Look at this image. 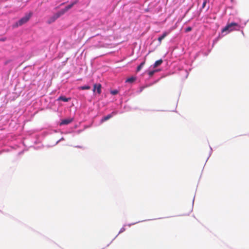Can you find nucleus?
<instances>
[{
	"instance_id": "21",
	"label": "nucleus",
	"mask_w": 249,
	"mask_h": 249,
	"mask_svg": "<svg viewBox=\"0 0 249 249\" xmlns=\"http://www.w3.org/2000/svg\"><path fill=\"white\" fill-rule=\"evenodd\" d=\"M203 1H207V0H203Z\"/></svg>"
},
{
	"instance_id": "2",
	"label": "nucleus",
	"mask_w": 249,
	"mask_h": 249,
	"mask_svg": "<svg viewBox=\"0 0 249 249\" xmlns=\"http://www.w3.org/2000/svg\"><path fill=\"white\" fill-rule=\"evenodd\" d=\"M33 13L32 12H30L29 13L26 14L24 17L19 20L18 22H16V23L14 25V27H18V26H21L25 24L30 19Z\"/></svg>"
},
{
	"instance_id": "3",
	"label": "nucleus",
	"mask_w": 249,
	"mask_h": 249,
	"mask_svg": "<svg viewBox=\"0 0 249 249\" xmlns=\"http://www.w3.org/2000/svg\"><path fill=\"white\" fill-rule=\"evenodd\" d=\"M78 2V0H75L72 2H71L70 4L68 5L66 7H65V8L61 9L60 11H59L60 14H62V15H64L66 12H67L69 9L71 8L73 5L77 4Z\"/></svg>"
},
{
	"instance_id": "9",
	"label": "nucleus",
	"mask_w": 249,
	"mask_h": 249,
	"mask_svg": "<svg viewBox=\"0 0 249 249\" xmlns=\"http://www.w3.org/2000/svg\"><path fill=\"white\" fill-rule=\"evenodd\" d=\"M112 117V115L110 114H108L107 115V116H106L105 117H104L102 120H101V122L103 123V122H104L107 120H108V119H109L110 118H111V117Z\"/></svg>"
},
{
	"instance_id": "5",
	"label": "nucleus",
	"mask_w": 249,
	"mask_h": 249,
	"mask_svg": "<svg viewBox=\"0 0 249 249\" xmlns=\"http://www.w3.org/2000/svg\"><path fill=\"white\" fill-rule=\"evenodd\" d=\"M101 88L102 86L100 84H94L93 91L94 92L96 89L97 93L100 94L101 93Z\"/></svg>"
},
{
	"instance_id": "19",
	"label": "nucleus",
	"mask_w": 249,
	"mask_h": 249,
	"mask_svg": "<svg viewBox=\"0 0 249 249\" xmlns=\"http://www.w3.org/2000/svg\"><path fill=\"white\" fill-rule=\"evenodd\" d=\"M242 34H243V35H244V32H243V31H242Z\"/></svg>"
},
{
	"instance_id": "18",
	"label": "nucleus",
	"mask_w": 249,
	"mask_h": 249,
	"mask_svg": "<svg viewBox=\"0 0 249 249\" xmlns=\"http://www.w3.org/2000/svg\"><path fill=\"white\" fill-rule=\"evenodd\" d=\"M124 231H125V228H122L120 230L119 233L122 232Z\"/></svg>"
},
{
	"instance_id": "14",
	"label": "nucleus",
	"mask_w": 249,
	"mask_h": 249,
	"mask_svg": "<svg viewBox=\"0 0 249 249\" xmlns=\"http://www.w3.org/2000/svg\"><path fill=\"white\" fill-rule=\"evenodd\" d=\"M158 71V70H153V71H150L148 72V75H149V76H153V75L155 73V72Z\"/></svg>"
},
{
	"instance_id": "20",
	"label": "nucleus",
	"mask_w": 249,
	"mask_h": 249,
	"mask_svg": "<svg viewBox=\"0 0 249 249\" xmlns=\"http://www.w3.org/2000/svg\"><path fill=\"white\" fill-rule=\"evenodd\" d=\"M143 88H144V87L142 88L141 91H142V89H143Z\"/></svg>"
},
{
	"instance_id": "10",
	"label": "nucleus",
	"mask_w": 249,
	"mask_h": 249,
	"mask_svg": "<svg viewBox=\"0 0 249 249\" xmlns=\"http://www.w3.org/2000/svg\"><path fill=\"white\" fill-rule=\"evenodd\" d=\"M70 99L71 98H66V97L63 96H60L58 99V100L62 101L65 102H68L70 100Z\"/></svg>"
},
{
	"instance_id": "12",
	"label": "nucleus",
	"mask_w": 249,
	"mask_h": 249,
	"mask_svg": "<svg viewBox=\"0 0 249 249\" xmlns=\"http://www.w3.org/2000/svg\"><path fill=\"white\" fill-rule=\"evenodd\" d=\"M135 80H136V78L135 77H129V78H127L125 82H126V83H132L134 81H135Z\"/></svg>"
},
{
	"instance_id": "7",
	"label": "nucleus",
	"mask_w": 249,
	"mask_h": 249,
	"mask_svg": "<svg viewBox=\"0 0 249 249\" xmlns=\"http://www.w3.org/2000/svg\"><path fill=\"white\" fill-rule=\"evenodd\" d=\"M169 34V32H165L163 33V34L159 37L158 40L160 43L162 39H163L168 34Z\"/></svg>"
},
{
	"instance_id": "17",
	"label": "nucleus",
	"mask_w": 249,
	"mask_h": 249,
	"mask_svg": "<svg viewBox=\"0 0 249 249\" xmlns=\"http://www.w3.org/2000/svg\"><path fill=\"white\" fill-rule=\"evenodd\" d=\"M207 1H203L202 5V8H204L206 6V4L207 3Z\"/></svg>"
},
{
	"instance_id": "8",
	"label": "nucleus",
	"mask_w": 249,
	"mask_h": 249,
	"mask_svg": "<svg viewBox=\"0 0 249 249\" xmlns=\"http://www.w3.org/2000/svg\"><path fill=\"white\" fill-rule=\"evenodd\" d=\"M163 62V60L161 59H160L157 61H156L153 65V68H156L158 66H160Z\"/></svg>"
},
{
	"instance_id": "13",
	"label": "nucleus",
	"mask_w": 249,
	"mask_h": 249,
	"mask_svg": "<svg viewBox=\"0 0 249 249\" xmlns=\"http://www.w3.org/2000/svg\"><path fill=\"white\" fill-rule=\"evenodd\" d=\"M90 89V87L89 86H84L78 88V89L80 90L89 89Z\"/></svg>"
},
{
	"instance_id": "11",
	"label": "nucleus",
	"mask_w": 249,
	"mask_h": 249,
	"mask_svg": "<svg viewBox=\"0 0 249 249\" xmlns=\"http://www.w3.org/2000/svg\"><path fill=\"white\" fill-rule=\"evenodd\" d=\"M145 60L142 62L139 66H138L137 68V72H138L141 70L144 65L145 64Z\"/></svg>"
},
{
	"instance_id": "15",
	"label": "nucleus",
	"mask_w": 249,
	"mask_h": 249,
	"mask_svg": "<svg viewBox=\"0 0 249 249\" xmlns=\"http://www.w3.org/2000/svg\"><path fill=\"white\" fill-rule=\"evenodd\" d=\"M110 93L112 95H116L118 93V91L117 90H113L111 91Z\"/></svg>"
},
{
	"instance_id": "6",
	"label": "nucleus",
	"mask_w": 249,
	"mask_h": 249,
	"mask_svg": "<svg viewBox=\"0 0 249 249\" xmlns=\"http://www.w3.org/2000/svg\"><path fill=\"white\" fill-rule=\"evenodd\" d=\"M72 119L71 118H68L66 119H64L62 120L60 124V125H66L70 124L72 121Z\"/></svg>"
},
{
	"instance_id": "4",
	"label": "nucleus",
	"mask_w": 249,
	"mask_h": 249,
	"mask_svg": "<svg viewBox=\"0 0 249 249\" xmlns=\"http://www.w3.org/2000/svg\"><path fill=\"white\" fill-rule=\"evenodd\" d=\"M61 16H62V14H60V13L59 11H58L57 13H56L55 14H54L53 16L51 17L48 20L47 22L49 24H51L55 21L56 19H57L58 18H59Z\"/></svg>"
},
{
	"instance_id": "16",
	"label": "nucleus",
	"mask_w": 249,
	"mask_h": 249,
	"mask_svg": "<svg viewBox=\"0 0 249 249\" xmlns=\"http://www.w3.org/2000/svg\"><path fill=\"white\" fill-rule=\"evenodd\" d=\"M192 27H188L185 29V32L187 33V32L191 31L192 30Z\"/></svg>"
},
{
	"instance_id": "1",
	"label": "nucleus",
	"mask_w": 249,
	"mask_h": 249,
	"mask_svg": "<svg viewBox=\"0 0 249 249\" xmlns=\"http://www.w3.org/2000/svg\"><path fill=\"white\" fill-rule=\"evenodd\" d=\"M240 26L237 23L231 22L227 25L222 30V33L228 34L233 31H239Z\"/></svg>"
}]
</instances>
